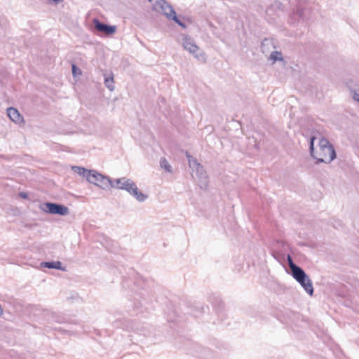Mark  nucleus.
Returning a JSON list of instances; mask_svg holds the SVG:
<instances>
[{
    "mask_svg": "<svg viewBox=\"0 0 359 359\" xmlns=\"http://www.w3.org/2000/svg\"><path fill=\"white\" fill-rule=\"evenodd\" d=\"M112 188L126 191L139 202H144L148 198L147 195L140 191L136 184L129 178L121 177L114 180Z\"/></svg>",
    "mask_w": 359,
    "mask_h": 359,
    "instance_id": "f03ea898",
    "label": "nucleus"
},
{
    "mask_svg": "<svg viewBox=\"0 0 359 359\" xmlns=\"http://www.w3.org/2000/svg\"><path fill=\"white\" fill-rule=\"evenodd\" d=\"M72 75L74 77L81 75V74H82L81 70L79 67H77L76 65L74 64H73L72 65Z\"/></svg>",
    "mask_w": 359,
    "mask_h": 359,
    "instance_id": "4be33fe9",
    "label": "nucleus"
},
{
    "mask_svg": "<svg viewBox=\"0 0 359 359\" xmlns=\"http://www.w3.org/2000/svg\"><path fill=\"white\" fill-rule=\"evenodd\" d=\"M63 0H48L50 3H53L55 4H59L61 3Z\"/></svg>",
    "mask_w": 359,
    "mask_h": 359,
    "instance_id": "b1692460",
    "label": "nucleus"
},
{
    "mask_svg": "<svg viewBox=\"0 0 359 359\" xmlns=\"http://www.w3.org/2000/svg\"><path fill=\"white\" fill-rule=\"evenodd\" d=\"M160 165L161 168L164 169L166 172L170 173L172 172V166L170 165L169 162L165 158H162L161 159Z\"/></svg>",
    "mask_w": 359,
    "mask_h": 359,
    "instance_id": "a211bd4d",
    "label": "nucleus"
},
{
    "mask_svg": "<svg viewBox=\"0 0 359 359\" xmlns=\"http://www.w3.org/2000/svg\"><path fill=\"white\" fill-rule=\"evenodd\" d=\"M270 46L274 48L273 40L271 39H264L261 44V48L263 53L267 52L269 50Z\"/></svg>",
    "mask_w": 359,
    "mask_h": 359,
    "instance_id": "f3484780",
    "label": "nucleus"
},
{
    "mask_svg": "<svg viewBox=\"0 0 359 359\" xmlns=\"http://www.w3.org/2000/svg\"><path fill=\"white\" fill-rule=\"evenodd\" d=\"M182 46L183 48L192 54L197 60L201 62H206L207 57L205 53L203 50L198 52L199 48L195 43L192 38L187 35H184L182 38Z\"/></svg>",
    "mask_w": 359,
    "mask_h": 359,
    "instance_id": "39448f33",
    "label": "nucleus"
},
{
    "mask_svg": "<svg viewBox=\"0 0 359 359\" xmlns=\"http://www.w3.org/2000/svg\"><path fill=\"white\" fill-rule=\"evenodd\" d=\"M72 170L74 172L77 173L79 175L85 177L88 181V174L91 173V170H88L83 167L73 165L72 166Z\"/></svg>",
    "mask_w": 359,
    "mask_h": 359,
    "instance_id": "4468645a",
    "label": "nucleus"
},
{
    "mask_svg": "<svg viewBox=\"0 0 359 359\" xmlns=\"http://www.w3.org/2000/svg\"><path fill=\"white\" fill-rule=\"evenodd\" d=\"M152 6V10L162 13L168 20H173L175 23L182 28H186L187 26L184 22H182L176 15V13L172 6L168 4L165 0H148Z\"/></svg>",
    "mask_w": 359,
    "mask_h": 359,
    "instance_id": "7ed1b4c3",
    "label": "nucleus"
},
{
    "mask_svg": "<svg viewBox=\"0 0 359 359\" xmlns=\"http://www.w3.org/2000/svg\"><path fill=\"white\" fill-rule=\"evenodd\" d=\"M292 276L300 284L307 294L310 296L313 294L314 290L312 281L302 268L292 273Z\"/></svg>",
    "mask_w": 359,
    "mask_h": 359,
    "instance_id": "423d86ee",
    "label": "nucleus"
},
{
    "mask_svg": "<svg viewBox=\"0 0 359 359\" xmlns=\"http://www.w3.org/2000/svg\"><path fill=\"white\" fill-rule=\"evenodd\" d=\"M358 97H359V94L355 93V94L353 95V99L358 102Z\"/></svg>",
    "mask_w": 359,
    "mask_h": 359,
    "instance_id": "393cba45",
    "label": "nucleus"
},
{
    "mask_svg": "<svg viewBox=\"0 0 359 359\" xmlns=\"http://www.w3.org/2000/svg\"><path fill=\"white\" fill-rule=\"evenodd\" d=\"M270 57L272 60H273V62H276L278 60H283L282 54L279 51H273L271 53Z\"/></svg>",
    "mask_w": 359,
    "mask_h": 359,
    "instance_id": "412c9836",
    "label": "nucleus"
},
{
    "mask_svg": "<svg viewBox=\"0 0 359 359\" xmlns=\"http://www.w3.org/2000/svg\"><path fill=\"white\" fill-rule=\"evenodd\" d=\"M316 140L312 136L309 141V151L311 156L316 160V163H330L337 158L336 151L333 145L325 137H321L318 142L319 149L314 151V142Z\"/></svg>",
    "mask_w": 359,
    "mask_h": 359,
    "instance_id": "f257e3e1",
    "label": "nucleus"
},
{
    "mask_svg": "<svg viewBox=\"0 0 359 359\" xmlns=\"http://www.w3.org/2000/svg\"><path fill=\"white\" fill-rule=\"evenodd\" d=\"M104 83L105 86L109 89V91L112 92L114 90L115 86L113 75L107 76L106 74H104Z\"/></svg>",
    "mask_w": 359,
    "mask_h": 359,
    "instance_id": "2eb2a0df",
    "label": "nucleus"
},
{
    "mask_svg": "<svg viewBox=\"0 0 359 359\" xmlns=\"http://www.w3.org/2000/svg\"><path fill=\"white\" fill-rule=\"evenodd\" d=\"M292 23H299L300 21L304 22L305 20L304 17V9L300 6L297 5V8L294 11L291 15Z\"/></svg>",
    "mask_w": 359,
    "mask_h": 359,
    "instance_id": "9b49d317",
    "label": "nucleus"
},
{
    "mask_svg": "<svg viewBox=\"0 0 359 359\" xmlns=\"http://www.w3.org/2000/svg\"><path fill=\"white\" fill-rule=\"evenodd\" d=\"M187 158H188L189 166H190V168H191V169L193 170H194V168L198 167L201 165L199 163H198V161L196 158H194L191 156L187 155Z\"/></svg>",
    "mask_w": 359,
    "mask_h": 359,
    "instance_id": "aec40b11",
    "label": "nucleus"
},
{
    "mask_svg": "<svg viewBox=\"0 0 359 359\" xmlns=\"http://www.w3.org/2000/svg\"><path fill=\"white\" fill-rule=\"evenodd\" d=\"M125 309L126 311L131 313V315H137L143 311L142 305L137 300H135L134 302L128 300L126 303Z\"/></svg>",
    "mask_w": 359,
    "mask_h": 359,
    "instance_id": "1a4fd4ad",
    "label": "nucleus"
},
{
    "mask_svg": "<svg viewBox=\"0 0 359 359\" xmlns=\"http://www.w3.org/2000/svg\"><path fill=\"white\" fill-rule=\"evenodd\" d=\"M41 210L46 212L52 214V215H57L60 216H65L68 215L69 208L64 205L46 202L44 203L41 207Z\"/></svg>",
    "mask_w": 359,
    "mask_h": 359,
    "instance_id": "0eeeda50",
    "label": "nucleus"
},
{
    "mask_svg": "<svg viewBox=\"0 0 359 359\" xmlns=\"http://www.w3.org/2000/svg\"><path fill=\"white\" fill-rule=\"evenodd\" d=\"M19 196H20V198H25V199H26V198H28V195H27V193H25V192H20V193H19Z\"/></svg>",
    "mask_w": 359,
    "mask_h": 359,
    "instance_id": "5701e85b",
    "label": "nucleus"
},
{
    "mask_svg": "<svg viewBox=\"0 0 359 359\" xmlns=\"http://www.w3.org/2000/svg\"><path fill=\"white\" fill-rule=\"evenodd\" d=\"M93 25L95 29L102 33L107 35H111L115 33L116 27L114 25H109L100 22L98 19L95 18L93 20Z\"/></svg>",
    "mask_w": 359,
    "mask_h": 359,
    "instance_id": "6e6552de",
    "label": "nucleus"
},
{
    "mask_svg": "<svg viewBox=\"0 0 359 359\" xmlns=\"http://www.w3.org/2000/svg\"><path fill=\"white\" fill-rule=\"evenodd\" d=\"M118 325L117 327L121 326L123 329L127 330H134L136 332H141L142 330L140 329L139 325H137L136 323H134L130 320L123 319L119 320L116 323Z\"/></svg>",
    "mask_w": 359,
    "mask_h": 359,
    "instance_id": "9d476101",
    "label": "nucleus"
},
{
    "mask_svg": "<svg viewBox=\"0 0 359 359\" xmlns=\"http://www.w3.org/2000/svg\"><path fill=\"white\" fill-rule=\"evenodd\" d=\"M41 267L58 269L65 271V268L62 266V263L60 261L53 262H43L40 264Z\"/></svg>",
    "mask_w": 359,
    "mask_h": 359,
    "instance_id": "ddd939ff",
    "label": "nucleus"
},
{
    "mask_svg": "<svg viewBox=\"0 0 359 359\" xmlns=\"http://www.w3.org/2000/svg\"><path fill=\"white\" fill-rule=\"evenodd\" d=\"M197 175V176L201 179V180H204V185H206L207 184V181H206V172L203 168V167L200 165L198 167L194 168V170Z\"/></svg>",
    "mask_w": 359,
    "mask_h": 359,
    "instance_id": "dca6fc26",
    "label": "nucleus"
},
{
    "mask_svg": "<svg viewBox=\"0 0 359 359\" xmlns=\"http://www.w3.org/2000/svg\"><path fill=\"white\" fill-rule=\"evenodd\" d=\"M287 263H288V265H289V267L291 270V274L294 272H295L296 271L299 270V269H301L300 266H297V264H295L291 257V256L290 255H287Z\"/></svg>",
    "mask_w": 359,
    "mask_h": 359,
    "instance_id": "6ab92c4d",
    "label": "nucleus"
},
{
    "mask_svg": "<svg viewBox=\"0 0 359 359\" xmlns=\"http://www.w3.org/2000/svg\"><path fill=\"white\" fill-rule=\"evenodd\" d=\"M7 115L15 123H21L24 121L22 116L14 107H8L7 109Z\"/></svg>",
    "mask_w": 359,
    "mask_h": 359,
    "instance_id": "f8f14e48",
    "label": "nucleus"
},
{
    "mask_svg": "<svg viewBox=\"0 0 359 359\" xmlns=\"http://www.w3.org/2000/svg\"><path fill=\"white\" fill-rule=\"evenodd\" d=\"M113 180L109 176L104 175L95 170H91L88 174V182L99 188L106 190L112 187Z\"/></svg>",
    "mask_w": 359,
    "mask_h": 359,
    "instance_id": "20e7f679",
    "label": "nucleus"
}]
</instances>
